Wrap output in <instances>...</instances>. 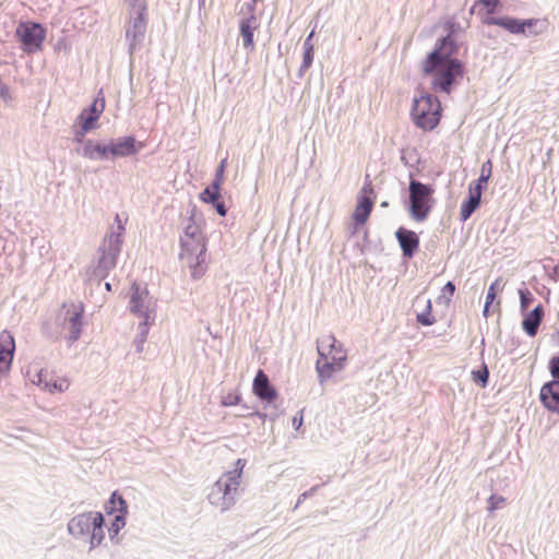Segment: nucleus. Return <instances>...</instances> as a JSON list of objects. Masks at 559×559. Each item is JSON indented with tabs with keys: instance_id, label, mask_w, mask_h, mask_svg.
Listing matches in <instances>:
<instances>
[{
	"instance_id": "28",
	"label": "nucleus",
	"mask_w": 559,
	"mask_h": 559,
	"mask_svg": "<svg viewBox=\"0 0 559 559\" xmlns=\"http://www.w3.org/2000/svg\"><path fill=\"white\" fill-rule=\"evenodd\" d=\"M108 512L127 513V503L121 496L116 492L112 493L109 500Z\"/></svg>"
},
{
	"instance_id": "43",
	"label": "nucleus",
	"mask_w": 559,
	"mask_h": 559,
	"mask_svg": "<svg viewBox=\"0 0 559 559\" xmlns=\"http://www.w3.org/2000/svg\"><path fill=\"white\" fill-rule=\"evenodd\" d=\"M488 180L489 178H486L485 176H479L476 183L483 186V188H486Z\"/></svg>"
},
{
	"instance_id": "3",
	"label": "nucleus",
	"mask_w": 559,
	"mask_h": 559,
	"mask_svg": "<svg viewBox=\"0 0 559 559\" xmlns=\"http://www.w3.org/2000/svg\"><path fill=\"white\" fill-rule=\"evenodd\" d=\"M318 359L316 370L320 382L329 380L345 368L347 352L331 333H323L317 341Z\"/></svg>"
},
{
	"instance_id": "13",
	"label": "nucleus",
	"mask_w": 559,
	"mask_h": 559,
	"mask_svg": "<svg viewBox=\"0 0 559 559\" xmlns=\"http://www.w3.org/2000/svg\"><path fill=\"white\" fill-rule=\"evenodd\" d=\"M105 97L102 93L93 102L90 108L82 110L78 117V123L81 129L75 132V140L82 142L85 134L96 128V122L105 110Z\"/></svg>"
},
{
	"instance_id": "32",
	"label": "nucleus",
	"mask_w": 559,
	"mask_h": 559,
	"mask_svg": "<svg viewBox=\"0 0 559 559\" xmlns=\"http://www.w3.org/2000/svg\"><path fill=\"white\" fill-rule=\"evenodd\" d=\"M417 322L421 325H432L436 322L435 317L431 314V301H427V311L425 313L417 314Z\"/></svg>"
},
{
	"instance_id": "23",
	"label": "nucleus",
	"mask_w": 559,
	"mask_h": 559,
	"mask_svg": "<svg viewBox=\"0 0 559 559\" xmlns=\"http://www.w3.org/2000/svg\"><path fill=\"white\" fill-rule=\"evenodd\" d=\"M544 317V309L542 305H538L533 311L527 313L522 322L523 330L530 336L537 334L538 328Z\"/></svg>"
},
{
	"instance_id": "7",
	"label": "nucleus",
	"mask_w": 559,
	"mask_h": 559,
	"mask_svg": "<svg viewBox=\"0 0 559 559\" xmlns=\"http://www.w3.org/2000/svg\"><path fill=\"white\" fill-rule=\"evenodd\" d=\"M433 189L419 181L412 180L409 183L411 215L415 221H425L432 207L431 195Z\"/></svg>"
},
{
	"instance_id": "36",
	"label": "nucleus",
	"mask_w": 559,
	"mask_h": 559,
	"mask_svg": "<svg viewBox=\"0 0 559 559\" xmlns=\"http://www.w3.org/2000/svg\"><path fill=\"white\" fill-rule=\"evenodd\" d=\"M455 292V285L452 282H448L441 289V296L449 302Z\"/></svg>"
},
{
	"instance_id": "21",
	"label": "nucleus",
	"mask_w": 559,
	"mask_h": 559,
	"mask_svg": "<svg viewBox=\"0 0 559 559\" xmlns=\"http://www.w3.org/2000/svg\"><path fill=\"white\" fill-rule=\"evenodd\" d=\"M396 238L401 246L403 255L412 258L419 247L418 236L413 230L401 227L396 231Z\"/></svg>"
},
{
	"instance_id": "15",
	"label": "nucleus",
	"mask_w": 559,
	"mask_h": 559,
	"mask_svg": "<svg viewBox=\"0 0 559 559\" xmlns=\"http://www.w3.org/2000/svg\"><path fill=\"white\" fill-rule=\"evenodd\" d=\"M130 7V20L129 27L127 28V37L131 38L132 41H136L141 38L146 29V3Z\"/></svg>"
},
{
	"instance_id": "2",
	"label": "nucleus",
	"mask_w": 559,
	"mask_h": 559,
	"mask_svg": "<svg viewBox=\"0 0 559 559\" xmlns=\"http://www.w3.org/2000/svg\"><path fill=\"white\" fill-rule=\"evenodd\" d=\"M179 258L191 271L193 278L202 277L206 270V238L194 221L186 226L183 235L180 237Z\"/></svg>"
},
{
	"instance_id": "44",
	"label": "nucleus",
	"mask_w": 559,
	"mask_h": 559,
	"mask_svg": "<svg viewBox=\"0 0 559 559\" xmlns=\"http://www.w3.org/2000/svg\"><path fill=\"white\" fill-rule=\"evenodd\" d=\"M128 5H139V4H142V3H146L145 0H124Z\"/></svg>"
},
{
	"instance_id": "1",
	"label": "nucleus",
	"mask_w": 559,
	"mask_h": 559,
	"mask_svg": "<svg viewBox=\"0 0 559 559\" xmlns=\"http://www.w3.org/2000/svg\"><path fill=\"white\" fill-rule=\"evenodd\" d=\"M455 40L445 36L438 40L435 49L423 61L421 69L431 80V88L437 93L450 94L464 78L465 68L456 58Z\"/></svg>"
},
{
	"instance_id": "30",
	"label": "nucleus",
	"mask_w": 559,
	"mask_h": 559,
	"mask_svg": "<svg viewBox=\"0 0 559 559\" xmlns=\"http://www.w3.org/2000/svg\"><path fill=\"white\" fill-rule=\"evenodd\" d=\"M313 32L310 33L309 37L305 41V53H304V67L309 68L313 60V46L311 44V37Z\"/></svg>"
},
{
	"instance_id": "31",
	"label": "nucleus",
	"mask_w": 559,
	"mask_h": 559,
	"mask_svg": "<svg viewBox=\"0 0 559 559\" xmlns=\"http://www.w3.org/2000/svg\"><path fill=\"white\" fill-rule=\"evenodd\" d=\"M126 514L127 513H117L115 515V520L112 521L109 527V534L111 535V538H114L119 533V531L126 525Z\"/></svg>"
},
{
	"instance_id": "39",
	"label": "nucleus",
	"mask_w": 559,
	"mask_h": 559,
	"mask_svg": "<svg viewBox=\"0 0 559 559\" xmlns=\"http://www.w3.org/2000/svg\"><path fill=\"white\" fill-rule=\"evenodd\" d=\"M549 369L555 379H559V356L552 357L549 361Z\"/></svg>"
},
{
	"instance_id": "18",
	"label": "nucleus",
	"mask_w": 559,
	"mask_h": 559,
	"mask_svg": "<svg viewBox=\"0 0 559 559\" xmlns=\"http://www.w3.org/2000/svg\"><path fill=\"white\" fill-rule=\"evenodd\" d=\"M500 0H475L471 8V13H475L480 17V21L485 25H492L490 21H496L498 17L492 16L500 7Z\"/></svg>"
},
{
	"instance_id": "4",
	"label": "nucleus",
	"mask_w": 559,
	"mask_h": 559,
	"mask_svg": "<svg viewBox=\"0 0 559 559\" xmlns=\"http://www.w3.org/2000/svg\"><path fill=\"white\" fill-rule=\"evenodd\" d=\"M246 461L238 459L235 463V469L225 473L212 487L209 492L211 504L219 508L222 511L230 509L235 502V495L240 485V478Z\"/></svg>"
},
{
	"instance_id": "9",
	"label": "nucleus",
	"mask_w": 559,
	"mask_h": 559,
	"mask_svg": "<svg viewBox=\"0 0 559 559\" xmlns=\"http://www.w3.org/2000/svg\"><path fill=\"white\" fill-rule=\"evenodd\" d=\"M116 221L118 223V231L111 233L109 236H107L100 249L102 255L98 261V269L104 272H108L116 266L117 258L122 245V234L124 231V226L122 225L119 215H116Z\"/></svg>"
},
{
	"instance_id": "45",
	"label": "nucleus",
	"mask_w": 559,
	"mask_h": 559,
	"mask_svg": "<svg viewBox=\"0 0 559 559\" xmlns=\"http://www.w3.org/2000/svg\"><path fill=\"white\" fill-rule=\"evenodd\" d=\"M106 288H107L108 290L110 289V284H109V283H107V284H106Z\"/></svg>"
},
{
	"instance_id": "20",
	"label": "nucleus",
	"mask_w": 559,
	"mask_h": 559,
	"mask_svg": "<svg viewBox=\"0 0 559 559\" xmlns=\"http://www.w3.org/2000/svg\"><path fill=\"white\" fill-rule=\"evenodd\" d=\"M490 22L493 23L492 25L500 26L512 34H524L526 29H531L535 26L538 23V20L530 19L520 21L513 17L503 16Z\"/></svg>"
},
{
	"instance_id": "24",
	"label": "nucleus",
	"mask_w": 559,
	"mask_h": 559,
	"mask_svg": "<svg viewBox=\"0 0 559 559\" xmlns=\"http://www.w3.org/2000/svg\"><path fill=\"white\" fill-rule=\"evenodd\" d=\"M83 156L90 159H106L110 157L109 145L88 140L83 147Z\"/></svg>"
},
{
	"instance_id": "17",
	"label": "nucleus",
	"mask_w": 559,
	"mask_h": 559,
	"mask_svg": "<svg viewBox=\"0 0 559 559\" xmlns=\"http://www.w3.org/2000/svg\"><path fill=\"white\" fill-rule=\"evenodd\" d=\"M253 393L262 401L273 402L277 399L276 390L270 384L269 377L259 370L252 384Z\"/></svg>"
},
{
	"instance_id": "6",
	"label": "nucleus",
	"mask_w": 559,
	"mask_h": 559,
	"mask_svg": "<svg viewBox=\"0 0 559 559\" xmlns=\"http://www.w3.org/2000/svg\"><path fill=\"white\" fill-rule=\"evenodd\" d=\"M104 518L100 512H86L74 516L68 524L73 536H91V545L97 546L104 539Z\"/></svg>"
},
{
	"instance_id": "16",
	"label": "nucleus",
	"mask_w": 559,
	"mask_h": 559,
	"mask_svg": "<svg viewBox=\"0 0 559 559\" xmlns=\"http://www.w3.org/2000/svg\"><path fill=\"white\" fill-rule=\"evenodd\" d=\"M15 352V341L11 332L3 330L0 333V374L10 371Z\"/></svg>"
},
{
	"instance_id": "10",
	"label": "nucleus",
	"mask_w": 559,
	"mask_h": 559,
	"mask_svg": "<svg viewBox=\"0 0 559 559\" xmlns=\"http://www.w3.org/2000/svg\"><path fill=\"white\" fill-rule=\"evenodd\" d=\"M130 311L144 320L141 323L142 338L140 341V344H143L147 334V325L150 320H153V316L148 307V290L136 283L131 286Z\"/></svg>"
},
{
	"instance_id": "5",
	"label": "nucleus",
	"mask_w": 559,
	"mask_h": 559,
	"mask_svg": "<svg viewBox=\"0 0 559 559\" xmlns=\"http://www.w3.org/2000/svg\"><path fill=\"white\" fill-rule=\"evenodd\" d=\"M411 114L418 128L425 131H431L440 122L441 104L436 96L424 93L414 99Z\"/></svg>"
},
{
	"instance_id": "38",
	"label": "nucleus",
	"mask_w": 559,
	"mask_h": 559,
	"mask_svg": "<svg viewBox=\"0 0 559 559\" xmlns=\"http://www.w3.org/2000/svg\"><path fill=\"white\" fill-rule=\"evenodd\" d=\"M225 167H226V159H223L216 170L215 180L213 182L218 183L221 186L223 185Z\"/></svg>"
},
{
	"instance_id": "25",
	"label": "nucleus",
	"mask_w": 559,
	"mask_h": 559,
	"mask_svg": "<svg viewBox=\"0 0 559 559\" xmlns=\"http://www.w3.org/2000/svg\"><path fill=\"white\" fill-rule=\"evenodd\" d=\"M258 27L255 16L251 15L240 22V33L243 39V46L247 49L252 50L254 47L253 33Z\"/></svg>"
},
{
	"instance_id": "40",
	"label": "nucleus",
	"mask_w": 559,
	"mask_h": 559,
	"mask_svg": "<svg viewBox=\"0 0 559 559\" xmlns=\"http://www.w3.org/2000/svg\"><path fill=\"white\" fill-rule=\"evenodd\" d=\"M491 174H492V163L490 159H488L487 162H485L483 165H481V168H480V176H485L486 178H489L491 177Z\"/></svg>"
},
{
	"instance_id": "14",
	"label": "nucleus",
	"mask_w": 559,
	"mask_h": 559,
	"mask_svg": "<svg viewBox=\"0 0 559 559\" xmlns=\"http://www.w3.org/2000/svg\"><path fill=\"white\" fill-rule=\"evenodd\" d=\"M374 204V191L370 180L366 181L360 190V195L353 213V219L357 225H364Z\"/></svg>"
},
{
	"instance_id": "11",
	"label": "nucleus",
	"mask_w": 559,
	"mask_h": 559,
	"mask_svg": "<svg viewBox=\"0 0 559 559\" xmlns=\"http://www.w3.org/2000/svg\"><path fill=\"white\" fill-rule=\"evenodd\" d=\"M16 36L22 43L23 50L32 53L41 49L46 37L45 28L35 22H22L16 28Z\"/></svg>"
},
{
	"instance_id": "27",
	"label": "nucleus",
	"mask_w": 559,
	"mask_h": 559,
	"mask_svg": "<svg viewBox=\"0 0 559 559\" xmlns=\"http://www.w3.org/2000/svg\"><path fill=\"white\" fill-rule=\"evenodd\" d=\"M479 203H480L479 199H476L468 194V199L465 202H463L461 205V211H460L461 219L463 222L468 219L471 217V215L473 214V212L478 207Z\"/></svg>"
},
{
	"instance_id": "34",
	"label": "nucleus",
	"mask_w": 559,
	"mask_h": 559,
	"mask_svg": "<svg viewBox=\"0 0 559 559\" xmlns=\"http://www.w3.org/2000/svg\"><path fill=\"white\" fill-rule=\"evenodd\" d=\"M241 400V396L238 392L228 393L223 396L222 404L224 406H233L237 405Z\"/></svg>"
},
{
	"instance_id": "35",
	"label": "nucleus",
	"mask_w": 559,
	"mask_h": 559,
	"mask_svg": "<svg viewBox=\"0 0 559 559\" xmlns=\"http://www.w3.org/2000/svg\"><path fill=\"white\" fill-rule=\"evenodd\" d=\"M506 501V499L501 496H496V495H492L490 496V498L488 499V509L489 511H495L496 509H498L501 504H503Z\"/></svg>"
},
{
	"instance_id": "26",
	"label": "nucleus",
	"mask_w": 559,
	"mask_h": 559,
	"mask_svg": "<svg viewBox=\"0 0 559 559\" xmlns=\"http://www.w3.org/2000/svg\"><path fill=\"white\" fill-rule=\"evenodd\" d=\"M221 185L213 182L211 187L201 192L200 200L204 203L214 204L221 197Z\"/></svg>"
},
{
	"instance_id": "33",
	"label": "nucleus",
	"mask_w": 559,
	"mask_h": 559,
	"mask_svg": "<svg viewBox=\"0 0 559 559\" xmlns=\"http://www.w3.org/2000/svg\"><path fill=\"white\" fill-rule=\"evenodd\" d=\"M474 382L479 383L483 388L487 385L489 372L486 366L472 372Z\"/></svg>"
},
{
	"instance_id": "22",
	"label": "nucleus",
	"mask_w": 559,
	"mask_h": 559,
	"mask_svg": "<svg viewBox=\"0 0 559 559\" xmlns=\"http://www.w3.org/2000/svg\"><path fill=\"white\" fill-rule=\"evenodd\" d=\"M110 157H124L134 155L139 148L135 145V140L132 136L118 139L116 142L109 144Z\"/></svg>"
},
{
	"instance_id": "12",
	"label": "nucleus",
	"mask_w": 559,
	"mask_h": 559,
	"mask_svg": "<svg viewBox=\"0 0 559 559\" xmlns=\"http://www.w3.org/2000/svg\"><path fill=\"white\" fill-rule=\"evenodd\" d=\"M31 381L49 393H61L69 389L70 381L68 378L58 374L49 369H36L34 372L28 371Z\"/></svg>"
},
{
	"instance_id": "8",
	"label": "nucleus",
	"mask_w": 559,
	"mask_h": 559,
	"mask_svg": "<svg viewBox=\"0 0 559 559\" xmlns=\"http://www.w3.org/2000/svg\"><path fill=\"white\" fill-rule=\"evenodd\" d=\"M84 306L82 304H71L61 318L60 332L57 336L64 340L69 345L75 343L82 332Z\"/></svg>"
},
{
	"instance_id": "37",
	"label": "nucleus",
	"mask_w": 559,
	"mask_h": 559,
	"mask_svg": "<svg viewBox=\"0 0 559 559\" xmlns=\"http://www.w3.org/2000/svg\"><path fill=\"white\" fill-rule=\"evenodd\" d=\"M521 309L526 310L532 300V295L528 290H520Z\"/></svg>"
},
{
	"instance_id": "19",
	"label": "nucleus",
	"mask_w": 559,
	"mask_h": 559,
	"mask_svg": "<svg viewBox=\"0 0 559 559\" xmlns=\"http://www.w3.org/2000/svg\"><path fill=\"white\" fill-rule=\"evenodd\" d=\"M540 401L550 412L559 414V380H552L540 389Z\"/></svg>"
},
{
	"instance_id": "41",
	"label": "nucleus",
	"mask_w": 559,
	"mask_h": 559,
	"mask_svg": "<svg viewBox=\"0 0 559 559\" xmlns=\"http://www.w3.org/2000/svg\"><path fill=\"white\" fill-rule=\"evenodd\" d=\"M483 190V186L475 183V186L469 187L468 194L480 200Z\"/></svg>"
},
{
	"instance_id": "42",
	"label": "nucleus",
	"mask_w": 559,
	"mask_h": 559,
	"mask_svg": "<svg viewBox=\"0 0 559 559\" xmlns=\"http://www.w3.org/2000/svg\"><path fill=\"white\" fill-rule=\"evenodd\" d=\"M221 216H225L227 213L226 206L223 202L218 200L213 204Z\"/></svg>"
},
{
	"instance_id": "29",
	"label": "nucleus",
	"mask_w": 559,
	"mask_h": 559,
	"mask_svg": "<svg viewBox=\"0 0 559 559\" xmlns=\"http://www.w3.org/2000/svg\"><path fill=\"white\" fill-rule=\"evenodd\" d=\"M498 284H499V280H497L495 283H492L490 285V287L488 288V292H487V295H486V302H485V307H484V316L485 317H488L489 310H490V306L493 302V300L496 299V295H497V290H498Z\"/></svg>"
}]
</instances>
